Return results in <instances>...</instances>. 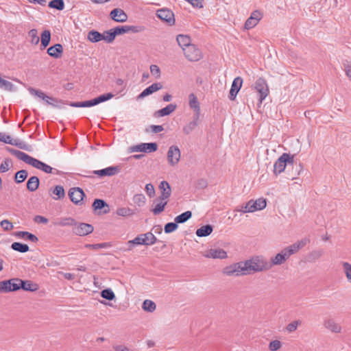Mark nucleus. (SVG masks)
Masks as SVG:
<instances>
[{
  "label": "nucleus",
  "instance_id": "nucleus-1",
  "mask_svg": "<svg viewBox=\"0 0 351 351\" xmlns=\"http://www.w3.org/2000/svg\"><path fill=\"white\" fill-rule=\"evenodd\" d=\"M308 242V239H303L282 249L275 256L271 258L270 263H269V265H271V268L273 266L280 265L285 263L292 254H295L300 249L303 248Z\"/></svg>",
  "mask_w": 351,
  "mask_h": 351
},
{
  "label": "nucleus",
  "instance_id": "nucleus-2",
  "mask_svg": "<svg viewBox=\"0 0 351 351\" xmlns=\"http://www.w3.org/2000/svg\"><path fill=\"white\" fill-rule=\"evenodd\" d=\"M13 154L19 160H23L25 163L32 165V167L44 171L46 173H54L58 174V171L53 169L51 166L40 161L39 160L34 158L26 153L19 151H13Z\"/></svg>",
  "mask_w": 351,
  "mask_h": 351
},
{
  "label": "nucleus",
  "instance_id": "nucleus-3",
  "mask_svg": "<svg viewBox=\"0 0 351 351\" xmlns=\"http://www.w3.org/2000/svg\"><path fill=\"white\" fill-rule=\"evenodd\" d=\"M245 261L250 274L268 271L271 269V265H269V262L263 256H253Z\"/></svg>",
  "mask_w": 351,
  "mask_h": 351
},
{
  "label": "nucleus",
  "instance_id": "nucleus-4",
  "mask_svg": "<svg viewBox=\"0 0 351 351\" xmlns=\"http://www.w3.org/2000/svg\"><path fill=\"white\" fill-rule=\"evenodd\" d=\"M156 241V237L152 232H147L145 234H141L134 239L128 241L129 250H132L134 245H153Z\"/></svg>",
  "mask_w": 351,
  "mask_h": 351
},
{
  "label": "nucleus",
  "instance_id": "nucleus-5",
  "mask_svg": "<svg viewBox=\"0 0 351 351\" xmlns=\"http://www.w3.org/2000/svg\"><path fill=\"white\" fill-rule=\"evenodd\" d=\"M294 161V156L289 154H282L274 165V173L276 175L283 172L286 168L287 163L293 164Z\"/></svg>",
  "mask_w": 351,
  "mask_h": 351
},
{
  "label": "nucleus",
  "instance_id": "nucleus-6",
  "mask_svg": "<svg viewBox=\"0 0 351 351\" xmlns=\"http://www.w3.org/2000/svg\"><path fill=\"white\" fill-rule=\"evenodd\" d=\"M181 158V152L177 145L169 147L167 153V160L170 167H174L178 165Z\"/></svg>",
  "mask_w": 351,
  "mask_h": 351
},
{
  "label": "nucleus",
  "instance_id": "nucleus-7",
  "mask_svg": "<svg viewBox=\"0 0 351 351\" xmlns=\"http://www.w3.org/2000/svg\"><path fill=\"white\" fill-rule=\"evenodd\" d=\"M158 149V145L156 143H142L129 147L128 152L152 153Z\"/></svg>",
  "mask_w": 351,
  "mask_h": 351
},
{
  "label": "nucleus",
  "instance_id": "nucleus-8",
  "mask_svg": "<svg viewBox=\"0 0 351 351\" xmlns=\"http://www.w3.org/2000/svg\"><path fill=\"white\" fill-rule=\"evenodd\" d=\"M183 52L186 58L189 61H198L202 57L199 49L193 44H191L188 47H185Z\"/></svg>",
  "mask_w": 351,
  "mask_h": 351
},
{
  "label": "nucleus",
  "instance_id": "nucleus-9",
  "mask_svg": "<svg viewBox=\"0 0 351 351\" xmlns=\"http://www.w3.org/2000/svg\"><path fill=\"white\" fill-rule=\"evenodd\" d=\"M254 89L258 93L261 103L269 94V88L266 80L263 78H258L254 84Z\"/></svg>",
  "mask_w": 351,
  "mask_h": 351
},
{
  "label": "nucleus",
  "instance_id": "nucleus-10",
  "mask_svg": "<svg viewBox=\"0 0 351 351\" xmlns=\"http://www.w3.org/2000/svg\"><path fill=\"white\" fill-rule=\"evenodd\" d=\"M324 327L332 333H341L343 331V327L334 318L326 317L323 322Z\"/></svg>",
  "mask_w": 351,
  "mask_h": 351
},
{
  "label": "nucleus",
  "instance_id": "nucleus-11",
  "mask_svg": "<svg viewBox=\"0 0 351 351\" xmlns=\"http://www.w3.org/2000/svg\"><path fill=\"white\" fill-rule=\"evenodd\" d=\"M263 14L260 10H254L251 13L250 16L246 20L244 28L250 29L256 27L262 19Z\"/></svg>",
  "mask_w": 351,
  "mask_h": 351
},
{
  "label": "nucleus",
  "instance_id": "nucleus-12",
  "mask_svg": "<svg viewBox=\"0 0 351 351\" xmlns=\"http://www.w3.org/2000/svg\"><path fill=\"white\" fill-rule=\"evenodd\" d=\"M93 226L90 224L86 223H77L75 221V225L73 226V232L78 236H85L93 231Z\"/></svg>",
  "mask_w": 351,
  "mask_h": 351
},
{
  "label": "nucleus",
  "instance_id": "nucleus-13",
  "mask_svg": "<svg viewBox=\"0 0 351 351\" xmlns=\"http://www.w3.org/2000/svg\"><path fill=\"white\" fill-rule=\"evenodd\" d=\"M84 195L83 190L79 187L71 188L69 191V196L75 204H81Z\"/></svg>",
  "mask_w": 351,
  "mask_h": 351
},
{
  "label": "nucleus",
  "instance_id": "nucleus-14",
  "mask_svg": "<svg viewBox=\"0 0 351 351\" xmlns=\"http://www.w3.org/2000/svg\"><path fill=\"white\" fill-rule=\"evenodd\" d=\"M204 256L208 258L224 259L227 258V252L221 248H211L204 253Z\"/></svg>",
  "mask_w": 351,
  "mask_h": 351
},
{
  "label": "nucleus",
  "instance_id": "nucleus-15",
  "mask_svg": "<svg viewBox=\"0 0 351 351\" xmlns=\"http://www.w3.org/2000/svg\"><path fill=\"white\" fill-rule=\"evenodd\" d=\"M189 106L193 111V117L196 119H199L200 116V104L197 97L193 93H191L189 95Z\"/></svg>",
  "mask_w": 351,
  "mask_h": 351
},
{
  "label": "nucleus",
  "instance_id": "nucleus-16",
  "mask_svg": "<svg viewBox=\"0 0 351 351\" xmlns=\"http://www.w3.org/2000/svg\"><path fill=\"white\" fill-rule=\"evenodd\" d=\"M156 15L160 19L167 22L169 25H173L175 23L174 14L173 12L169 9H160L157 11Z\"/></svg>",
  "mask_w": 351,
  "mask_h": 351
},
{
  "label": "nucleus",
  "instance_id": "nucleus-17",
  "mask_svg": "<svg viewBox=\"0 0 351 351\" xmlns=\"http://www.w3.org/2000/svg\"><path fill=\"white\" fill-rule=\"evenodd\" d=\"M112 29H113L114 36L116 37L117 35L123 34L128 32H132L134 33H137V32L142 31L143 28L139 26L125 25V26H119Z\"/></svg>",
  "mask_w": 351,
  "mask_h": 351
},
{
  "label": "nucleus",
  "instance_id": "nucleus-18",
  "mask_svg": "<svg viewBox=\"0 0 351 351\" xmlns=\"http://www.w3.org/2000/svg\"><path fill=\"white\" fill-rule=\"evenodd\" d=\"M110 16L112 20L119 23L126 22L128 18L127 14L120 8L112 10L110 13Z\"/></svg>",
  "mask_w": 351,
  "mask_h": 351
},
{
  "label": "nucleus",
  "instance_id": "nucleus-19",
  "mask_svg": "<svg viewBox=\"0 0 351 351\" xmlns=\"http://www.w3.org/2000/svg\"><path fill=\"white\" fill-rule=\"evenodd\" d=\"M242 84L243 80L241 77H237L234 78L230 90L229 99L230 100H234L237 93H239V90L242 86Z\"/></svg>",
  "mask_w": 351,
  "mask_h": 351
},
{
  "label": "nucleus",
  "instance_id": "nucleus-20",
  "mask_svg": "<svg viewBox=\"0 0 351 351\" xmlns=\"http://www.w3.org/2000/svg\"><path fill=\"white\" fill-rule=\"evenodd\" d=\"M160 195L158 197L160 199L168 200L171 195V188L167 181H162L159 185Z\"/></svg>",
  "mask_w": 351,
  "mask_h": 351
},
{
  "label": "nucleus",
  "instance_id": "nucleus-21",
  "mask_svg": "<svg viewBox=\"0 0 351 351\" xmlns=\"http://www.w3.org/2000/svg\"><path fill=\"white\" fill-rule=\"evenodd\" d=\"M29 91L32 95L37 96L38 97L42 99L47 104L53 106H56V104L52 102V101H56V99L53 97L46 95L43 91H41L40 90L34 89L33 88H30L29 89Z\"/></svg>",
  "mask_w": 351,
  "mask_h": 351
},
{
  "label": "nucleus",
  "instance_id": "nucleus-22",
  "mask_svg": "<svg viewBox=\"0 0 351 351\" xmlns=\"http://www.w3.org/2000/svg\"><path fill=\"white\" fill-rule=\"evenodd\" d=\"M162 85L160 82H156L146 88L143 92L138 96V99L144 98L160 89H162Z\"/></svg>",
  "mask_w": 351,
  "mask_h": 351
},
{
  "label": "nucleus",
  "instance_id": "nucleus-23",
  "mask_svg": "<svg viewBox=\"0 0 351 351\" xmlns=\"http://www.w3.org/2000/svg\"><path fill=\"white\" fill-rule=\"evenodd\" d=\"M237 263L225 267L222 274L227 276H240Z\"/></svg>",
  "mask_w": 351,
  "mask_h": 351
},
{
  "label": "nucleus",
  "instance_id": "nucleus-24",
  "mask_svg": "<svg viewBox=\"0 0 351 351\" xmlns=\"http://www.w3.org/2000/svg\"><path fill=\"white\" fill-rule=\"evenodd\" d=\"M63 53V47L60 44H56L47 49V53L53 58H59Z\"/></svg>",
  "mask_w": 351,
  "mask_h": 351
},
{
  "label": "nucleus",
  "instance_id": "nucleus-25",
  "mask_svg": "<svg viewBox=\"0 0 351 351\" xmlns=\"http://www.w3.org/2000/svg\"><path fill=\"white\" fill-rule=\"evenodd\" d=\"M93 173L99 177L112 176L117 173V168L115 167H109L101 170L94 171Z\"/></svg>",
  "mask_w": 351,
  "mask_h": 351
},
{
  "label": "nucleus",
  "instance_id": "nucleus-26",
  "mask_svg": "<svg viewBox=\"0 0 351 351\" xmlns=\"http://www.w3.org/2000/svg\"><path fill=\"white\" fill-rule=\"evenodd\" d=\"M176 40L182 51L185 47H188L191 45V39L188 35L179 34L176 37Z\"/></svg>",
  "mask_w": 351,
  "mask_h": 351
},
{
  "label": "nucleus",
  "instance_id": "nucleus-27",
  "mask_svg": "<svg viewBox=\"0 0 351 351\" xmlns=\"http://www.w3.org/2000/svg\"><path fill=\"white\" fill-rule=\"evenodd\" d=\"M177 108V105L175 104H170L167 105L166 107L158 110L156 112L155 114L158 117H165L169 115L172 112H173Z\"/></svg>",
  "mask_w": 351,
  "mask_h": 351
},
{
  "label": "nucleus",
  "instance_id": "nucleus-28",
  "mask_svg": "<svg viewBox=\"0 0 351 351\" xmlns=\"http://www.w3.org/2000/svg\"><path fill=\"white\" fill-rule=\"evenodd\" d=\"M156 202H157V203L154 208L152 209V211L154 215H159L165 210V208L168 203V200L160 199V198L158 197Z\"/></svg>",
  "mask_w": 351,
  "mask_h": 351
},
{
  "label": "nucleus",
  "instance_id": "nucleus-29",
  "mask_svg": "<svg viewBox=\"0 0 351 351\" xmlns=\"http://www.w3.org/2000/svg\"><path fill=\"white\" fill-rule=\"evenodd\" d=\"M54 224L62 227L72 226L73 228V226L75 225V220L71 217H62L58 219Z\"/></svg>",
  "mask_w": 351,
  "mask_h": 351
},
{
  "label": "nucleus",
  "instance_id": "nucleus-30",
  "mask_svg": "<svg viewBox=\"0 0 351 351\" xmlns=\"http://www.w3.org/2000/svg\"><path fill=\"white\" fill-rule=\"evenodd\" d=\"M93 207L95 210L105 208L102 212L104 214L109 212L108 205L102 199H96L93 203Z\"/></svg>",
  "mask_w": 351,
  "mask_h": 351
},
{
  "label": "nucleus",
  "instance_id": "nucleus-31",
  "mask_svg": "<svg viewBox=\"0 0 351 351\" xmlns=\"http://www.w3.org/2000/svg\"><path fill=\"white\" fill-rule=\"evenodd\" d=\"M39 179L36 176H32L27 182V188L29 191H35L39 186Z\"/></svg>",
  "mask_w": 351,
  "mask_h": 351
},
{
  "label": "nucleus",
  "instance_id": "nucleus-32",
  "mask_svg": "<svg viewBox=\"0 0 351 351\" xmlns=\"http://www.w3.org/2000/svg\"><path fill=\"white\" fill-rule=\"evenodd\" d=\"M213 232V227L210 225L203 226L196 230L197 237H202L210 235Z\"/></svg>",
  "mask_w": 351,
  "mask_h": 351
},
{
  "label": "nucleus",
  "instance_id": "nucleus-33",
  "mask_svg": "<svg viewBox=\"0 0 351 351\" xmlns=\"http://www.w3.org/2000/svg\"><path fill=\"white\" fill-rule=\"evenodd\" d=\"M324 253V252L323 250H313L308 254V256H307L308 261L309 262H315L317 260H318L319 258H320L323 256Z\"/></svg>",
  "mask_w": 351,
  "mask_h": 351
},
{
  "label": "nucleus",
  "instance_id": "nucleus-34",
  "mask_svg": "<svg viewBox=\"0 0 351 351\" xmlns=\"http://www.w3.org/2000/svg\"><path fill=\"white\" fill-rule=\"evenodd\" d=\"M343 273L348 282L351 283V264L348 262H342L341 263Z\"/></svg>",
  "mask_w": 351,
  "mask_h": 351
},
{
  "label": "nucleus",
  "instance_id": "nucleus-35",
  "mask_svg": "<svg viewBox=\"0 0 351 351\" xmlns=\"http://www.w3.org/2000/svg\"><path fill=\"white\" fill-rule=\"evenodd\" d=\"M51 40V32L49 30H44L41 34L40 41L43 48L47 47Z\"/></svg>",
  "mask_w": 351,
  "mask_h": 351
},
{
  "label": "nucleus",
  "instance_id": "nucleus-36",
  "mask_svg": "<svg viewBox=\"0 0 351 351\" xmlns=\"http://www.w3.org/2000/svg\"><path fill=\"white\" fill-rule=\"evenodd\" d=\"M199 119H196L195 117H193V121L189 122L188 124L184 126L183 132L185 134H189L191 132L193 131V130L197 125V122Z\"/></svg>",
  "mask_w": 351,
  "mask_h": 351
},
{
  "label": "nucleus",
  "instance_id": "nucleus-37",
  "mask_svg": "<svg viewBox=\"0 0 351 351\" xmlns=\"http://www.w3.org/2000/svg\"><path fill=\"white\" fill-rule=\"evenodd\" d=\"M87 38L88 40L92 43H97L102 40L101 34L95 30L89 32Z\"/></svg>",
  "mask_w": 351,
  "mask_h": 351
},
{
  "label": "nucleus",
  "instance_id": "nucleus-38",
  "mask_svg": "<svg viewBox=\"0 0 351 351\" xmlns=\"http://www.w3.org/2000/svg\"><path fill=\"white\" fill-rule=\"evenodd\" d=\"M52 193L55 195L53 197L54 199L63 198L65 195L64 189L63 186L60 185L56 186L53 189Z\"/></svg>",
  "mask_w": 351,
  "mask_h": 351
},
{
  "label": "nucleus",
  "instance_id": "nucleus-39",
  "mask_svg": "<svg viewBox=\"0 0 351 351\" xmlns=\"http://www.w3.org/2000/svg\"><path fill=\"white\" fill-rule=\"evenodd\" d=\"M0 88L7 91H14L16 89L14 85L12 82L2 79L1 77H0Z\"/></svg>",
  "mask_w": 351,
  "mask_h": 351
},
{
  "label": "nucleus",
  "instance_id": "nucleus-40",
  "mask_svg": "<svg viewBox=\"0 0 351 351\" xmlns=\"http://www.w3.org/2000/svg\"><path fill=\"white\" fill-rule=\"evenodd\" d=\"M156 304L150 300H145L142 305V308L147 312L152 313L156 310Z\"/></svg>",
  "mask_w": 351,
  "mask_h": 351
},
{
  "label": "nucleus",
  "instance_id": "nucleus-41",
  "mask_svg": "<svg viewBox=\"0 0 351 351\" xmlns=\"http://www.w3.org/2000/svg\"><path fill=\"white\" fill-rule=\"evenodd\" d=\"M20 289L25 291H34L37 289L36 285L32 284L30 281H24L20 279Z\"/></svg>",
  "mask_w": 351,
  "mask_h": 351
},
{
  "label": "nucleus",
  "instance_id": "nucleus-42",
  "mask_svg": "<svg viewBox=\"0 0 351 351\" xmlns=\"http://www.w3.org/2000/svg\"><path fill=\"white\" fill-rule=\"evenodd\" d=\"M20 279L12 278L7 280L8 288L10 291H15L20 289Z\"/></svg>",
  "mask_w": 351,
  "mask_h": 351
},
{
  "label": "nucleus",
  "instance_id": "nucleus-43",
  "mask_svg": "<svg viewBox=\"0 0 351 351\" xmlns=\"http://www.w3.org/2000/svg\"><path fill=\"white\" fill-rule=\"evenodd\" d=\"M11 247L12 250L22 253H25L29 251V246L27 245L19 242L13 243L11 245Z\"/></svg>",
  "mask_w": 351,
  "mask_h": 351
},
{
  "label": "nucleus",
  "instance_id": "nucleus-44",
  "mask_svg": "<svg viewBox=\"0 0 351 351\" xmlns=\"http://www.w3.org/2000/svg\"><path fill=\"white\" fill-rule=\"evenodd\" d=\"M192 216V213L191 211H186L181 215L175 217V222L178 223H182L186 222L188 219H189Z\"/></svg>",
  "mask_w": 351,
  "mask_h": 351
},
{
  "label": "nucleus",
  "instance_id": "nucleus-45",
  "mask_svg": "<svg viewBox=\"0 0 351 351\" xmlns=\"http://www.w3.org/2000/svg\"><path fill=\"white\" fill-rule=\"evenodd\" d=\"M267 206V201L264 198H258L254 200V211L261 210L264 209Z\"/></svg>",
  "mask_w": 351,
  "mask_h": 351
},
{
  "label": "nucleus",
  "instance_id": "nucleus-46",
  "mask_svg": "<svg viewBox=\"0 0 351 351\" xmlns=\"http://www.w3.org/2000/svg\"><path fill=\"white\" fill-rule=\"evenodd\" d=\"M238 267H239V272L241 276H246L250 275V272L248 269L247 265L246 263V261H240L237 263Z\"/></svg>",
  "mask_w": 351,
  "mask_h": 351
},
{
  "label": "nucleus",
  "instance_id": "nucleus-47",
  "mask_svg": "<svg viewBox=\"0 0 351 351\" xmlns=\"http://www.w3.org/2000/svg\"><path fill=\"white\" fill-rule=\"evenodd\" d=\"M101 36H102V40H104L108 43H112L115 38L112 29H111L108 31L104 32L103 34H101Z\"/></svg>",
  "mask_w": 351,
  "mask_h": 351
},
{
  "label": "nucleus",
  "instance_id": "nucleus-48",
  "mask_svg": "<svg viewBox=\"0 0 351 351\" xmlns=\"http://www.w3.org/2000/svg\"><path fill=\"white\" fill-rule=\"evenodd\" d=\"M49 6L58 10H62L64 8L63 0H52L49 3Z\"/></svg>",
  "mask_w": 351,
  "mask_h": 351
},
{
  "label": "nucleus",
  "instance_id": "nucleus-49",
  "mask_svg": "<svg viewBox=\"0 0 351 351\" xmlns=\"http://www.w3.org/2000/svg\"><path fill=\"white\" fill-rule=\"evenodd\" d=\"M28 35L30 38V42L33 45H38L40 41V38L38 36L37 30L32 29L28 32Z\"/></svg>",
  "mask_w": 351,
  "mask_h": 351
},
{
  "label": "nucleus",
  "instance_id": "nucleus-50",
  "mask_svg": "<svg viewBox=\"0 0 351 351\" xmlns=\"http://www.w3.org/2000/svg\"><path fill=\"white\" fill-rule=\"evenodd\" d=\"M17 235L32 242H36L38 241V238L34 234L28 232H19Z\"/></svg>",
  "mask_w": 351,
  "mask_h": 351
},
{
  "label": "nucleus",
  "instance_id": "nucleus-51",
  "mask_svg": "<svg viewBox=\"0 0 351 351\" xmlns=\"http://www.w3.org/2000/svg\"><path fill=\"white\" fill-rule=\"evenodd\" d=\"M116 213L119 216L128 217L133 215L132 210L127 207H121L117 208Z\"/></svg>",
  "mask_w": 351,
  "mask_h": 351
},
{
  "label": "nucleus",
  "instance_id": "nucleus-52",
  "mask_svg": "<svg viewBox=\"0 0 351 351\" xmlns=\"http://www.w3.org/2000/svg\"><path fill=\"white\" fill-rule=\"evenodd\" d=\"M151 75L156 80H158L161 77V71L159 66L156 64H152L150 66Z\"/></svg>",
  "mask_w": 351,
  "mask_h": 351
},
{
  "label": "nucleus",
  "instance_id": "nucleus-53",
  "mask_svg": "<svg viewBox=\"0 0 351 351\" xmlns=\"http://www.w3.org/2000/svg\"><path fill=\"white\" fill-rule=\"evenodd\" d=\"M27 171L26 170H20L15 175V181L17 183L23 182L27 177Z\"/></svg>",
  "mask_w": 351,
  "mask_h": 351
},
{
  "label": "nucleus",
  "instance_id": "nucleus-54",
  "mask_svg": "<svg viewBox=\"0 0 351 351\" xmlns=\"http://www.w3.org/2000/svg\"><path fill=\"white\" fill-rule=\"evenodd\" d=\"M302 322L300 320H294L293 322H291V323H289L287 326H286V330L289 332V333H291L294 331H295L298 328V327L301 324Z\"/></svg>",
  "mask_w": 351,
  "mask_h": 351
},
{
  "label": "nucleus",
  "instance_id": "nucleus-55",
  "mask_svg": "<svg viewBox=\"0 0 351 351\" xmlns=\"http://www.w3.org/2000/svg\"><path fill=\"white\" fill-rule=\"evenodd\" d=\"M133 201L138 206H142L145 204L146 198L143 194H136L133 197Z\"/></svg>",
  "mask_w": 351,
  "mask_h": 351
},
{
  "label": "nucleus",
  "instance_id": "nucleus-56",
  "mask_svg": "<svg viewBox=\"0 0 351 351\" xmlns=\"http://www.w3.org/2000/svg\"><path fill=\"white\" fill-rule=\"evenodd\" d=\"M101 295L102 298L108 300H112L115 298V295L110 289H106L103 290L101 293Z\"/></svg>",
  "mask_w": 351,
  "mask_h": 351
},
{
  "label": "nucleus",
  "instance_id": "nucleus-57",
  "mask_svg": "<svg viewBox=\"0 0 351 351\" xmlns=\"http://www.w3.org/2000/svg\"><path fill=\"white\" fill-rule=\"evenodd\" d=\"M113 97H114V95L110 93H107V94H104V95H101L95 98V102H96V104L97 105L101 102H104L106 101H108V100L112 99Z\"/></svg>",
  "mask_w": 351,
  "mask_h": 351
},
{
  "label": "nucleus",
  "instance_id": "nucleus-58",
  "mask_svg": "<svg viewBox=\"0 0 351 351\" xmlns=\"http://www.w3.org/2000/svg\"><path fill=\"white\" fill-rule=\"evenodd\" d=\"M282 346V344L279 340H273L269 343V349L270 351H278Z\"/></svg>",
  "mask_w": 351,
  "mask_h": 351
},
{
  "label": "nucleus",
  "instance_id": "nucleus-59",
  "mask_svg": "<svg viewBox=\"0 0 351 351\" xmlns=\"http://www.w3.org/2000/svg\"><path fill=\"white\" fill-rule=\"evenodd\" d=\"M14 141L15 140H14L12 138V136L7 135L5 133L0 132V141L4 142L5 143L11 144V145H14L15 144Z\"/></svg>",
  "mask_w": 351,
  "mask_h": 351
},
{
  "label": "nucleus",
  "instance_id": "nucleus-60",
  "mask_svg": "<svg viewBox=\"0 0 351 351\" xmlns=\"http://www.w3.org/2000/svg\"><path fill=\"white\" fill-rule=\"evenodd\" d=\"M178 223L170 222L167 223L164 228V230L165 233H171L174 232L178 228Z\"/></svg>",
  "mask_w": 351,
  "mask_h": 351
},
{
  "label": "nucleus",
  "instance_id": "nucleus-61",
  "mask_svg": "<svg viewBox=\"0 0 351 351\" xmlns=\"http://www.w3.org/2000/svg\"><path fill=\"white\" fill-rule=\"evenodd\" d=\"M110 245L108 243H97V244H87L86 245V247L90 248L92 250H99L101 248H106L109 247Z\"/></svg>",
  "mask_w": 351,
  "mask_h": 351
},
{
  "label": "nucleus",
  "instance_id": "nucleus-62",
  "mask_svg": "<svg viewBox=\"0 0 351 351\" xmlns=\"http://www.w3.org/2000/svg\"><path fill=\"white\" fill-rule=\"evenodd\" d=\"M145 192L149 197H152L155 195V189L152 184H147L145 185Z\"/></svg>",
  "mask_w": 351,
  "mask_h": 351
},
{
  "label": "nucleus",
  "instance_id": "nucleus-63",
  "mask_svg": "<svg viewBox=\"0 0 351 351\" xmlns=\"http://www.w3.org/2000/svg\"><path fill=\"white\" fill-rule=\"evenodd\" d=\"M10 167V162L9 160H5L0 165V172L5 173L7 172Z\"/></svg>",
  "mask_w": 351,
  "mask_h": 351
},
{
  "label": "nucleus",
  "instance_id": "nucleus-64",
  "mask_svg": "<svg viewBox=\"0 0 351 351\" xmlns=\"http://www.w3.org/2000/svg\"><path fill=\"white\" fill-rule=\"evenodd\" d=\"M1 226L5 230H10L13 228L12 223L6 219L1 221Z\"/></svg>",
  "mask_w": 351,
  "mask_h": 351
}]
</instances>
